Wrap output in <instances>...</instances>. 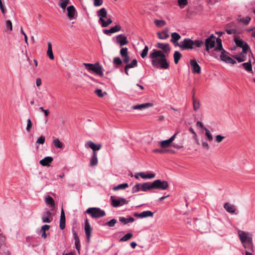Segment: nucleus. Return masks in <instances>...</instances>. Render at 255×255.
<instances>
[{
    "label": "nucleus",
    "mask_w": 255,
    "mask_h": 255,
    "mask_svg": "<svg viewBox=\"0 0 255 255\" xmlns=\"http://www.w3.org/2000/svg\"><path fill=\"white\" fill-rule=\"evenodd\" d=\"M153 216V213L151 211H145L141 213V218L148 217H152Z\"/></svg>",
    "instance_id": "4c0bfd02"
},
{
    "label": "nucleus",
    "mask_w": 255,
    "mask_h": 255,
    "mask_svg": "<svg viewBox=\"0 0 255 255\" xmlns=\"http://www.w3.org/2000/svg\"><path fill=\"white\" fill-rule=\"evenodd\" d=\"M114 33L117 32L121 30V26L120 25H116V26L111 27Z\"/></svg>",
    "instance_id": "052dcab7"
},
{
    "label": "nucleus",
    "mask_w": 255,
    "mask_h": 255,
    "mask_svg": "<svg viewBox=\"0 0 255 255\" xmlns=\"http://www.w3.org/2000/svg\"><path fill=\"white\" fill-rule=\"evenodd\" d=\"M116 223H117V220L115 219H112L111 220H110V221L107 222L105 224V225L108 226L110 227H113L115 225V224Z\"/></svg>",
    "instance_id": "09e8293b"
},
{
    "label": "nucleus",
    "mask_w": 255,
    "mask_h": 255,
    "mask_svg": "<svg viewBox=\"0 0 255 255\" xmlns=\"http://www.w3.org/2000/svg\"><path fill=\"white\" fill-rule=\"evenodd\" d=\"M152 152L154 153H159L161 154L174 152V151L172 150L160 149H154L152 150Z\"/></svg>",
    "instance_id": "72a5a7b5"
},
{
    "label": "nucleus",
    "mask_w": 255,
    "mask_h": 255,
    "mask_svg": "<svg viewBox=\"0 0 255 255\" xmlns=\"http://www.w3.org/2000/svg\"><path fill=\"white\" fill-rule=\"evenodd\" d=\"M67 17L70 20L75 19L76 18L75 15L76 10L73 5H70L67 7Z\"/></svg>",
    "instance_id": "f8f14e48"
},
{
    "label": "nucleus",
    "mask_w": 255,
    "mask_h": 255,
    "mask_svg": "<svg viewBox=\"0 0 255 255\" xmlns=\"http://www.w3.org/2000/svg\"><path fill=\"white\" fill-rule=\"evenodd\" d=\"M128 187V183H125L121 184H119L117 186H116L113 188V190L114 191H118L119 190H124L126 188Z\"/></svg>",
    "instance_id": "c756f323"
},
{
    "label": "nucleus",
    "mask_w": 255,
    "mask_h": 255,
    "mask_svg": "<svg viewBox=\"0 0 255 255\" xmlns=\"http://www.w3.org/2000/svg\"><path fill=\"white\" fill-rule=\"evenodd\" d=\"M140 190H141V184L137 183L132 187L131 192L132 193H135L139 191Z\"/></svg>",
    "instance_id": "ea45409f"
},
{
    "label": "nucleus",
    "mask_w": 255,
    "mask_h": 255,
    "mask_svg": "<svg viewBox=\"0 0 255 255\" xmlns=\"http://www.w3.org/2000/svg\"><path fill=\"white\" fill-rule=\"evenodd\" d=\"M85 232L86 236L87 241L88 243H90L91 234L92 232V228L89 221L86 219L85 221Z\"/></svg>",
    "instance_id": "9b49d317"
},
{
    "label": "nucleus",
    "mask_w": 255,
    "mask_h": 255,
    "mask_svg": "<svg viewBox=\"0 0 255 255\" xmlns=\"http://www.w3.org/2000/svg\"><path fill=\"white\" fill-rule=\"evenodd\" d=\"M148 51V47L147 46H145L144 47V48L142 50V53H141V56L142 58H145L147 56Z\"/></svg>",
    "instance_id": "3c124183"
},
{
    "label": "nucleus",
    "mask_w": 255,
    "mask_h": 255,
    "mask_svg": "<svg viewBox=\"0 0 255 255\" xmlns=\"http://www.w3.org/2000/svg\"><path fill=\"white\" fill-rule=\"evenodd\" d=\"M237 20L239 22H242L244 25H247L250 23L251 20V17L250 16H246L245 17H239L237 19Z\"/></svg>",
    "instance_id": "b1692460"
},
{
    "label": "nucleus",
    "mask_w": 255,
    "mask_h": 255,
    "mask_svg": "<svg viewBox=\"0 0 255 255\" xmlns=\"http://www.w3.org/2000/svg\"><path fill=\"white\" fill-rule=\"evenodd\" d=\"M52 219H49L48 216H43L42 217V221L43 223H50Z\"/></svg>",
    "instance_id": "bf43d9fd"
},
{
    "label": "nucleus",
    "mask_w": 255,
    "mask_h": 255,
    "mask_svg": "<svg viewBox=\"0 0 255 255\" xmlns=\"http://www.w3.org/2000/svg\"><path fill=\"white\" fill-rule=\"evenodd\" d=\"M103 3V0H94V5L95 6H99L102 5Z\"/></svg>",
    "instance_id": "13d9d810"
},
{
    "label": "nucleus",
    "mask_w": 255,
    "mask_h": 255,
    "mask_svg": "<svg viewBox=\"0 0 255 255\" xmlns=\"http://www.w3.org/2000/svg\"><path fill=\"white\" fill-rule=\"evenodd\" d=\"M238 235L244 249L254 252L253 235L249 232L240 230L238 231Z\"/></svg>",
    "instance_id": "f03ea898"
},
{
    "label": "nucleus",
    "mask_w": 255,
    "mask_h": 255,
    "mask_svg": "<svg viewBox=\"0 0 255 255\" xmlns=\"http://www.w3.org/2000/svg\"><path fill=\"white\" fill-rule=\"evenodd\" d=\"M45 138L44 136L41 135L37 140L36 143L43 144L44 143Z\"/></svg>",
    "instance_id": "6e6d98bb"
},
{
    "label": "nucleus",
    "mask_w": 255,
    "mask_h": 255,
    "mask_svg": "<svg viewBox=\"0 0 255 255\" xmlns=\"http://www.w3.org/2000/svg\"><path fill=\"white\" fill-rule=\"evenodd\" d=\"M242 66L248 72L252 71V66L250 61L242 64Z\"/></svg>",
    "instance_id": "58836bf2"
},
{
    "label": "nucleus",
    "mask_w": 255,
    "mask_h": 255,
    "mask_svg": "<svg viewBox=\"0 0 255 255\" xmlns=\"http://www.w3.org/2000/svg\"><path fill=\"white\" fill-rule=\"evenodd\" d=\"M216 44L217 46L215 48L214 51L215 52H220V59L222 61L225 62V61L227 58L229 57V56L227 55L228 53L223 48L222 40L220 38L217 39Z\"/></svg>",
    "instance_id": "20e7f679"
},
{
    "label": "nucleus",
    "mask_w": 255,
    "mask_h": 255,
    "mask_svg": "<svg viewBox=\"0 0 255 255\" xmlns=\"http://www.w3.org/2000/svg\"><path fill=\"white\" fill-rule=\"evenodd\" d=\"M87 144L88 145V146L91 148L93 150V152H95L96 150H99L101 149L102 147V145L100 144H96L94 142L92 141H89Z\"/></svg>",
    "instance_id": "4be33fe9"
},
{
    "label": "nucleus",
    "mask_w": 255,
    "mask_h": 255,
    "mask_svg": "<svg viewBox=\"0 0 255 255\" xmlns=\"http://www.w3.org/2000/svg\"><path fill=\"white\" fill-rule=\"evenodd\" d=\"M225 138V136H222L220 134L217 135L215 136V141L218 143H220V142H222L223 141V140Z\"/></svg>",
    "instance_id": "864d4df0"
},
{
    "label": "nucleus",
    "mask_w": 255,
    "mask_h": 255,
    "mask_svg": "<svg viewBox=\"0 0 255 255\" xmlns=\"http://www.w3.org/2000/svg\"><path fill=\"white\" fill-rule=\"evenodd\" d=\"M156 47L162 49V52L166 55H168L170 51V45L168 43H157Z\"/></svg>",
    "instance_id": "2eb2a0df"
},
{
    "label": "nucleus",
    "mask_w": 255,
    "mask_h": 255,
    "mask_svg": "<svg viewBox=\"0 0 255 255\" xmlns=\"http://www.w3.org/2000/svg\"><path fill=\"white\" fill-rule=\"evenodd\" d=\"M224 208L227 212L231 214H234L236 212V208L235 206L229 203H225L224 205Z\"/></svg>",
    "instance_id": "a211bd4d"
},
{
    "label": "nucleus",
    "mask_w": 255,
    "mask_h": 255,
    "mask_svg": "<svg viewBox=\"0 0 255 255\" xmlns=\"http://www.w3.org/2000/svg\"><path fill=\"white\" fill-rule=\"evenodd\" d=\"M27 127H26V129L27 131L30 132L31 130L32 126V122L30 119H27Z\"/></svg>",
    "instance_id": "5fc2aeb1"
},
{
    "label": "nucleus",
    "mask_w": 255,
    "mask_h": 255,
    "mask_svg": "<svg viewBox=\"0 0 255 255\" xmlns=\"http://www.w3.org/2000/svg\"><path fill=\"white\" fill-rule=\"evenodd\" d=\"M5 26L7 30L11 31L12 30V22L10 20H7L5 21Z\"/></svg>",
    "instance_id": "8fccbe9b"
},
{
    "label": "nucleus",
    "mask_w": 255,
    "mask_h": 255,
    "mask_svg": "<svg viewBox=\"0 0 255 255\" xmlns=\"http://www.w3.org/2000/svg\"><path fill=\"white\" fill-rule=\"evenodd\" d=\"M192 101H193V109H194V111H196L200 109V103L198 99H196L195 98L194 94L193 95Z\"/></svg>",
    "instance_id": "a878e982"
},
{
    "label": "nucleus",
    "mask_w": 255,
    "mask_h": 255,
    "mask_svg": "<svg viewBox=\"0 0 255 255\" xmlns=\"http://www.w3.org/2000/svg\"><path fill=\"white\" fill-rule=\"evenodd\" d=\"M204 129L205 131V135L207 137V139L209 141H212L213 140V136L210 130L206 128H204Z\"/></svg>",
    "instance_id": "a19ab883"
},
{
    "label": "nucleus",
    "mask_w": 255,
    "mask_h": 255,
    "mask_svg": "<svg viewBox=\"0 0 255 255\" xmlns=\"http://www.w3.org/2000/svg\"><path fill=\"white\" fill-rule=\"evenodd\" d=\"M171 39L170 41L172 42L175 46L179 47L180 43L178 42V41L181 38L180 35L176 33L173 32L171 34Z\"/></svg>",
    "instance_id": "f3484780"
},
{
    "label": "nucleus",
    "mask_w": 255,
    "mask_h": 255,
    "mask_svg": "<svg viewBox=\"0 0 255 255\" xmlns=\"http://www.w3.org/2000/svg\"><path fill=\"white\" fill-rule=\"evenodd\" d=\"M202 147L206 150H209L210 147L208 143L206 141H203L202 143Z\"/></svg>",
    "instance_id": "338daca9"
},
{
    "label": "nucleus",
    "mask_w": 255,
    "mask_h": 255,
    "mask_svg": "<svg viewBox=\"0 0 255 255\" xmlns=\"http://www.w3.org/2000/svg\"><path fill=\"white\" fill-rule=\"evenodd\" d=\"M116 41L119 43L121 46H123L127 45L128 41L127 40V37L123 34H120L116 37Z\"/></svg>",
    "instance_id": "dca6fc26"
},
{
    "label": "nucleus",
    "mask_w": 255,
    "mask_h": 255,
    "mask_svg": "<svg viewBox=\"0 0 255 255\" xmlns=\"http://www.w3.org/2000/svg\"><path fill=\"white\" fill-rule=\"evenodd\" d=\"M179 47L183 50L193 49L194 47V41L189 38H185L180 43Z\"/></svg>",
    "instance_id": "1a4fd4ad"
},
{
    "label": "nucleus",
    "mask_w": 255,
    "mask_h": 255,
    "mask_svg": "<svg viewBox=\"0 0 255 255\" xmlns=\"http://www.w3.org/2000/svg\"><path fill=\"white\" fill-rule=\"evenodd\" d=\"M111 200L112 201V205L114 207L122 206L124 204H127L128 202V201L125 198H121L119 199H116L112 196L111 197Z\"/></svg>",
    "instance_id": "9d476101"
},
{
    "label": "nucleus",
    "mask_w": 255,
    "mask_h": 255,
    "mask_svg": "<svg viewBox=\"0 0 255 255\" xmlns=\"http://www.w3.org/2000/svg\"><path fill=\"white\" fill-rule=\"evenodd\" d=\"M50 228V226L48 225H44L42 226L41 229V232H42L41 237L44 239L46 238L47 235L46 231L48 230Z\"/></svg>",
    "instance_id": "7c9ffc66"
},
{
    "label": "nucleus",
    "mask_w": 255,
    "mask_h": 255,
    "mask_svg": "<svg viewBox=\"0 0 255 255\" xmlns=\"http://www.w3.org/2000/svg\"><path fill=\"white\" fill-rule=\"evenodd\" d=\"M149 58L151 59V64L154 67L167 69L169 67L166 55L161 50L153 49L150 53Z\"/></svg>",
    "instance_id": "f257e3e1"
},
{
    "label": "nucleus",
    "mask_w": 255,
    "mask_h": 255,
    "mask_svg": "<svg viewBox=\"0 0 255 255\" xmlns=\"http://www.w3.org/2000/svg\"><path fill=\"white\" fill-rule=\"evenodd\" d=\"M97 15L99 18V23L103 27H106L113 22L111 18H107L108 12L105 8H102L98 10Z\"/></svg>",
    "instance_id": "7ed1b4c3"
},
{
    "label": "nucleus",
    "mask_w": 255,
    "mask_h": 255,
    "mask_svg": "<svg viewBox=\"0 0 255 255\" xmlns=\"http://www.w3.org/2000/svg\"><path fill=\"white\" fill-rule=\"evenodd\" d=\"M235 42L238 46L242 48V49H243L242 52L243 53H247V51L249 49V46L247 43L244 42V41L241 39H235Z\"/></svg>",
    "instance_id": "4468645a"
},
{
    "label": "nucleus",
    "mask_w": 255,
    "mask_h": 255,
    "mask_svg": "<svg viewBox=\"0 0 255 255\" xmlns=\"http://www.w3.org/2000/svg\"><path fill=\"white\" fill-rule=\"evenodd\" d=\"M192 71L193 73L200 74L201 73V67L195 59H192L190 61Z\"/></svg>",
    "instance_id": "ddd939ff"
},
{
    "label": "nucleus",
    "mask_w": 255,
    "mask_h": 255,
    "mask_svg": "<svg viewBox=\"0 0 255 255\" xmlns=\"http://www.w3.org/2000/svg\"><path fill=\"white\" fill-rule=\"evenodd\" d=\"M170 144L171 143L168 139L160 141L158 142V145L163 148L169 147L170 145Z\"/></svg>",
    "instance_id": "2f4dec72"
},
{
    "label": "nucleus",
    "mask_w": 255,
    "mask_h": 255,
    "mask_svg": "<svg viewBox=\"0 0 255 255\" xmlns=\"http://www.w3.org/2000/svg\"><path fill=\"white\" fill-rule=\"evenodd\" d=\"M47 55L51 60H53L54 58L52 46L51 42H48V49L47 50Z\"/></svg>",
    "instance_id": "393cba45"
},
{
    "label": "nucleus",
    "mask_w": 255,
    "mask_h": 255,
    "mask_svg": "<svg viewBox=\"0 0 255 255\" xmlns=\"http://www.w3.org/2000/svg\"><path fill=\"white\" fill-rule=\"evenodd\" d=\"M53 159L52 157L47 156L39 161V163L43 166H50V164L52 162Z\"/></svg>",
    "instance_id": "6ab92c4d"
},
{
    "label": "nucleus",
    "mask_w": 255,
    "mask_h": 255,
    "mask_svg": "<svg viewBox=\"0 0 255 255\" xmlns=\"http://www.w3.org/2000/svg\"><path fill=\"white\" fill-rule=\"evenodd\" d=\"M70 2V0H59V5L63 10H65L67 5L69 4Z\"/></svg>",
    "instance_id": "cd10ccee"
},
{
    "label": "nucleus",
    "mask_w": 255,
    "mask_h": 255,
    "mask_svg": "<svg viewBox=\"0 0 255 255\" xmlns=\"http://www.w3.org/2000/svg\"><path fill=\"white\" fill-rule=\"evenodd\" d=\"M173 57L174 62L177 64L181 57V54L179 51H176L174 53Z\"/></svg>",
    "instance_id": "c9c22d12"
},
{
    "label": "nucleus",
    "mask_w": 255,
    "mask_h": 255,
    "mask_svg": "<svg viewBox=\"0 0 255 255\" xmlns=\"http://www.w3.org/2000/svg\"><path fill=\"white\" fill-rule=\"evenodd\" d=\"M123 61L124 63H128V62L129 61L130 59H129V57L128 56V55H127L126 56L123 57Z\"/></svg>",
    "instance_id": "774afa93"
},
{
    "label": "nucleus",
    "mask_w": 255,
    "mask_h": 255,
    "mask_svg": "<svg viewBox=\"0 0 255 255\" xmlns=\"http://www.w3.org/2000/svg\"><path fill=\"white\" fill-rule=\"evenodd\" d=\"M133 236L132 234L128 233L122 237L120 240V242H126L129 240Z\"/></svg>",
    "instance_id": "79ce46f5"
},
{
    "label": "nucleus",
    "mask_w": 255,
    "mask_h": 255,
    "mask_svg": "<svg viewBox=\"0 0 255 255\" xmlns=\"http://www.w3.org/2000/svg\"><path fill=\"white\" fill-rule=\"evenodd\" d=\"M0 9L3 14L5 13L6 9L5 8L1 0H0Z\"/></svg>",
    "instance_id": "0e129e2a"
},
{
    "label": "nucleus",
    "mask_w": 255,
    "mask_h": 255,
    "mask_svg": "<svg viewBox=\"0 0 255 255\" xmlns=\"http://www.w3.org/2000/svg\"><path fill=\"white\" fill-rule=\"evenodd\" d=\"M122 63H123V61L120 57H115L114 58L113 63L115 65H116L117 66H120V65H122Z\"/></svg>",
    "instance_id": "de8ad7c7"
},
{
    "label": "nucleus",
    "mask_w": 255,
    "mask_h": 255,
    "mask_svg": "<svg viewBox=\"0 0 255 255\" xmlns=\"http://www.w3.org/2000/svg\"><path fill=\"white\" fill-rule=\"evenodd\" d=\"M137 63V60L136 59H134L132 61L131 63L127 64L126 66H127V68H131L136 67Z\"/></svg>",
    "instance_id": "49530a36"
},
{
    "label": "nucleus",
    "mask_w": 255,
    "mask_h": 255,
    "mask_svg": "<svg viewBox=\"0 0 255 255\" xmlns=\"http://www.w3.org/2000/svg\"><path fill=\"white\" fill-rule=\"evenodd\" d=\"M225 62H226L227 63H231L232 64H234L236 63V61L235 60L233 59L230 57H229L228 58H227Z\"/></svg>",
    "instance_id": "680f3d73"
},
{
    "label": "nucleus",
    "mask_w": 255,
    "mask_h": 255,
    "mask_svg": "<svg viewBox=\"0 0 255 255\" xmlns=\"http://www.w3.org/2000/svg\"><path fill=\"white\" fill-rule=\"evenodd\" d=\"M203 45V42L201 40H197L194 41V45L196 47H201Z\"/></svg>",
    "instance_id": "4d7b16f0"
},
{
    "label": "nucleus",
    "mask_w": 255,
    "mask_h": 255,
    "mask_svg": "<svg viewBox=\"0 0 255 255\" xmlns=\"http://www.w3.org/2000/svg\"><path fill=\"white\" fill-rule=\"evenodd\" d=\"M119 221L126 225L129 222H133L134 221V219L131 217H129L128 218H126L124 217H120L119 218Z\"/></svg>",
    "instance_id": "bb28decb"
},
{
    "label": "nucleus",
    "mask_w": 255,
    "mask_h": 255,
    "mask_svg": "<svg viewBox=\"0 0 255 255\" xmlns=\"http://www.w3.org/2000/svg\"><path fill=\"white\" fill-rule=\"evenodd\" d=\"M217 39L214 34H212L205 40L204 44L207 51H209L210 49L215 47V43Z\"/></svg>",
    "instance_id": "6e6552de"
},
{
    "label": "nucleus",
    "mask_w": 255,
    "mask_h": 255,
    "mask_svg": "<svg viewBox=\"0 0 255 255\" xmlns=\"http://www.w3.org/2000/svg\"><path fill=\"white\" fill-rule=\"evenodd\" d=\"M59 226L61 230H63L65 228V215L63 209L61 212Z\"/></svg>",
    "instance_id": "5701e85b"
},
{
    "label": "nucleus",
    "mask_w": 255,
    "mask_h": 255,
    "mask_svg": "<svg viewBox=\"0 0 255 255\" xmlns=\"http://www.w3.org/2000/svg\"><path fill=\"white\" fill-rule=\"evenodd\" d=\"M157 34L158 38L161 39H166L169 37V35L167 33V31H163L162 32H157Z\"/></svg>",
    "instance_id": "f704fd0d"
},
{
    "label": "nucleus",
    "mask_w": 255,
    "mask_h": 255,
    "mask_svg": "<svg viewBox=\"0 0 255 255\" xmlns=\"http://www.w3.org/2000/svg\"><path fill=\"white\" fill-rule=\"evenodd\" d=\"M86 213L90 214L93 218H99L106 215V213L104 210L96 207L88 208Z\"/></svg>",
    "instance_id": "39448f33"
},
{
    "label": "nucleus",
    "mask_w": 255,
    "mask_h": 255,
    "mask_svg": "<svg viewBox=\"0 0 255 255\" xmlns=\"http://www.w3.org/2000/svg\"><path fill=\"white\" fill-rule=\"evenodd\" d=\"M98 163V158L97 153L93 152V155L90 160V165L91 166H95Z\"/></svg>",
    "instance_id": "c85d7f7f"
},
{
    "label": "nucleus",
    "mask_w": 255,
    "mask_h": 255,
    "mask_svg": "<svg viewBox=\"0 0 255 255\" xmlns=\"http://www.w3.org/2000/svg\"><path fill=\"white\" fill-rule=\"evenodd\" d=\"M141 190L144 192H146L147 191L154 189L153 186V182H145L143 184H141Z\"/></svg>",
    "instance_id": "412c9836"
},
{
    "label": "nucleus",
    "mask_w": 255,
    "mask_h": 255,
    "mask_svg": "<svg viewBox=\"0 0 255 255\" xmlns=\"http://www.w3.org/2000/svg\"><path fill=\"white\" fill-rule=\"evenodd\" d=\"M178 3L179 7L183 8L188 4L187 0H178Z\"/></svg>",
    "instance_id": "a18cd8bd"
},
{
    "label": "nucleus",
    "mask_w": 255,
    "mask_h": 255,
    "mask_svg": "<svg viewBox=\"0 0 255 255\" xmlns=\"http://www.w3.org/2000/svg\"><path fill=\"white\" fill-rule=\"evenodd\" d=\"M95 93L99 97H103L104 96V94L102 93V91L101 89H97L95 91Z\"/></svg>",
    "instance_id": "e2e57ef3"
},
{
    "label": "nucleus",
    "mask_w": 255,
    "mask_h": 255,
    "mask_svg": "<svg viewBox=\"0 0 255 255\" xmlns=\"http://www.w3.org/2000/svg\"><path fill=\"white\" fill-rule=\"evenodd\" d=\"M45 202L46 204L50 205L51 207H54V201L51 197L48 196L47 197H46Z\"/></svg>",
    "instance_id": "e433bc0d"
},
{
    "label": "nucleus",
    "mask_w": 255,
    "mask_h": 255,
    "mask_svg": "<svg viewBox=\"0 0 255 255\" xmlns=\"http://www.w3.org/2000/svg\"><path fill=\"white\" fill-rule=\"evenodd\" d=\"M155 25L159 27H162L166 24L165 21L163 20H157L156 19L154 21Z\"/></svg>",
    "instance_id": "c03bdc74"
},
{
    "label": "nucleus",
    "mask_w": 255,
    "mask_h": 255,
    "mask_svg": "<svg viewBox=\"0 0 255 255\" xmlns=\"http://www.w3.org/2000/svg\"><path fill=\"white\" fill-rule=\"evenodd\" d=\"M154 189L166 190L169 187V184L166 181H161V180H155L153 182Z\"/></svg>",
    "instance_id": "0eeeda50"
},
{
    "label": "nucleus",
    "mask_w": 255,
    "mask_h": 255,
    "mask_svg": "<svg viewBox=\"0 0 255 255\" xmlns=\"http://www.w3.org/2000/svg\"><path fill=\"white\" fill-rule=\"evenodd\" d=\"M75 245L76 250L78 251V253L80 254V250L81 248L80 240L79 238H74Z\"/></svg>",
    "instance_id": "37998d69"
},
{
    "label": "nucleus",
    "mask_w": 255,
    "mask_h": 255,
    "mask_svg": "<svg viewBox=\"0 0 255 255\" xmlns=\"http://www.w3.org/2000/svg\"><path fill=\"white\" fill-rule=\"evenodd\" d=\"M120 54L122 57L128 55V48L123 47L120 50Z\"/></svg>",
    "instance_id": "603ef678"
},
{
    "label": "nucleus",
    "mask_w": 255,
    "mask_h": 255,
    "mask_svg": "<svg viewBox=\"0 0 255 255\" xmlns=\"http://www.w3.org/2000/svg\"><path fill=\"white\" fill-rule=\"evenodd\" d=\"M83 65L87 68L89 71H93L96 74L101 76L103 75V73L102 70V68L100 65L99 63H96L95 64L84 63L83 64Z\"/></svg>",
    "instance_id": "423d86ee"
},
{
    "label": "nucleus",
    "mask_w": 255,
    "mask_h": 255,
    "mask_svg": "<svg viewBox=\"0 0 255 255\" xmlns=\"http://www.w3.org/2000/svg\"><path fill=\"white\" fill-rule=\"evenodd\" d=\"M53 144L57 148H62L63 147V144L58 138H55L53 141Z\"/></svg>",
    "instance_id": "473e14b6"
},
{
    "label": "nucleus",
    "mask_w": 255,
    "mask_h": 255,
    "mask_svg": "<svg viewBox=\"0 0 255 255\" xmlns=\"http://www.w3.org/2000/svg\"><path fill=\"white\" fill-rule=\"evenodd\" d=\"M152 106H153V104L151 103H145V104L133 106L132 107V109L133 110H142L144 109L152 107Z\"/></svg>",
    "instance_id": "aec40b11"
},
{
    "label": "nucleus",
    "mask_w": 255,
    "mask_h": 255,
    "mask_svg": "<svg viewBox=\"0 0 255 255\" xmlns=\"http://www.w3.org/2000/svg\"><path fill=\"white\" fill-rule=\"evenodd\" d=\"M39 109L41 110V112L44 113L45 116H48L50 114V112L48 110H44L43 107H40Z\"/></svg>",
    "instance_id": "69168bd1"
}]
</instances>
